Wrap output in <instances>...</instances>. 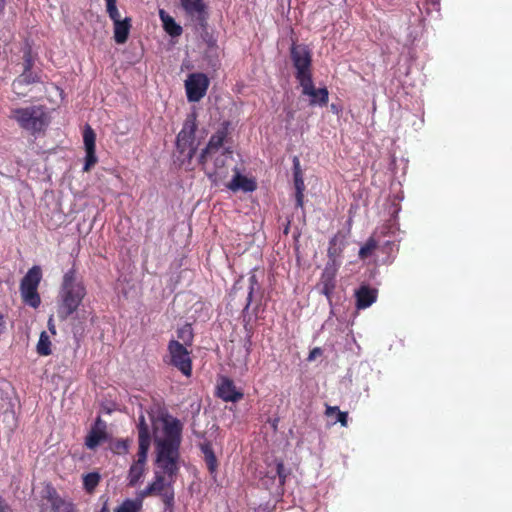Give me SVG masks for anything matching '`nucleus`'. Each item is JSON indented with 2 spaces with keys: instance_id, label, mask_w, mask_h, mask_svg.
Masks as SVG:
<instances>
[{
  "instance_id": "nucleus-1",
  "label": "nucleus",
  "mask_w": 512,
  "mask_h": 512,
  "mask_svg": "<svg viewBox=\"0 0 512 512\" xmlns=\"http://www.w3.org/2000/svg\"><path fill=\"white\" fill-rule=\"evenodd\" d=\"M164 437L155 439L156 464L169 478L179 472L182 425L178 419L166 420Z\"/></svg>"
},
{
  "instance_id": "nucleus-2",
  "label": "nucleus",
  "mask_w": 512,
  "mask_h": 512,
  "mask_svg": "<svg viewBox=\"0 0 512 512\" xmlns=\"http://www.w3.org/2000/svg\"><path fill=\"white\" fill-rule=\"evenodd\" d=\"M86 295L84 284L76 279V269L72 267L64 276L59 292L57 316L61 321L67 320L75 313Z\"/></svg>"
},
{
  "instance_id": "nucleus-3",
  "label": "nucleus",
  "mask_w": 512,
  "mask_h": 512,
  "mask_svg": "<svg viewBox=\"0 0 512 512\" xmlns=\"http://www.w3.org/2000/svg\"><path fill=\"white\" fill-rule=\"evenodd\" d=\"M10 118L33 135L43 131L48 124L46 112L41 106L13 109Z\"/></svg>"
},
{
  "instance_id": "nucleus-4",
  "label": "nucleus",
  "mask_w": 512,
  "mask_h": 512,
  "mask_svg": "<svg viewBox=\"0 0 512 512\" xmlns=\"http://www.w3.org/2000/svg\"><path fill=\"white\" fill-rule=\"evenodd\" d=\"M197 130L196 115L190 114L184 121L181 131L177 135L176 147L180 156L183 158L181 162L184 164L185 161L191 162L194 157L197 147L195 145V133Z\"/></svg>"
},
{
  "instance_id": "nucleus-5",
  "label": "nucleus",
  "mask_w": 512,
  "mask_h": 512,
  "mask_svg": "<svg viewBox=\"0 0 512 512\" xmlns=\"http://www.w3.org/2000/svg\"><path fill=\"white\" fill-rule=\"evenodd\" d=\"M290 56L296 70L295 78L299 83L312 77V55L306 45L293 43Z\"/></svg>"
},
{
  "instance_id": "nucleus-6",
  "label": "nucleus",
  "mask_w": 512,
  "mask_h": 512,
  "mask_svg": "<svg viewBox=\"0 0 512 512\" xmlns=\"http://www.w3.org/2000/svg\"><path fill=\"white\" fill-rule=\"evenodd\" d=\"M176 477L169 478L162 471H155L153 481L150 483L154 487L156 496H159L165 505V511L173 512L175 504V492L173 484Z\"/></svg>"
},
{
  "instance_id": "nucleus-7",
  "label": "nucleus",
  "mask_w": 512,
  "mask_h": 512,
  "mask_svg": "<svg viewBox=\"0 0 512 512\" xmlns=\"http://www.w3.org/2000/svg\"><path fill=\"white\" fill-rule=\"evenodd\" d=\"M186 18L197 28L206 30L208 26V7L204 0H179Z\"/></svg>"
},
{
  "instance_id": "nucleus-8",
  "label": "nucleus",
  "mask_w": 512,
  "mask_h": 512,
  "mask_svg": "<svg viewBox=\"0 0 512 512\" xmlns=\"http://www.w3.org/2000/svg\"><path fill=\"white\" fill-rule=\"evenodd\" d=\"M170 364L177 368L183 375L190 377L192 374V359L190 352L177 340H170L167 347Z\"/></svg>"
},
{
  "instance_id": "nucleus-9",
  "label": "nucleus",
  "mask_w": 512,
  "mask_h": 512,
  "mask_svg": "<svg viewBox=\"0 0 512 512\" xmlns=\"http://www.w3.org/2000/svg\"><path fill=\"white\" fill-rule=\"evenodd\" d=\"M210 81L204 73H191L185 81L186 95L189 102H198L208 90Z\"/></svg>"
},
{
  "instance_id": "nucleus-10",
  "label": "nucleus",
  "mask_w": 512,
  "mask_h": 512,
  "mask_svg": "<svg viewBox=\"0 0 512 512\" xmlns=\"http://www.w3.org/2000/svg\"><path fill=\"white\" fill-rule=\"evenodd\" d=\"M229 126V122H223L221 127L210 137L207 146L199 155L198 162L200 165H204L208 158L212 157L222 148L229 133Z\"/></svg>"
},
{
  "instance_id": "nucleus-11",
  "label": "nucleus",
  "mask_w": 512,
  "mask_h": 512,
  "mask_svg": "<svg viewBox=\"0 0 512 512\" xmlns=\"http://www.w3.org/2000/svg\"><path fill=\"white\" fill-rule=\"evenodd\" d=\"M338 267L334 259L330 260L321 274L318 288L320 293L325 295L328 302L331 303L333 292L336 288V275Z\"/></svg>"
},
{
  "instance_id": "nucleus-12",
  "label": "nucleus",
  "mask_w": 512,
  "mask_h": 512,
  "mask_svg": "<svg viewBox=\"0 0 512 512\" xmlns=\"http://www.w3.org/2000/svg\"><path fill=\"white\" fill-rule=\"evenodd\" d=\"M230 153L231 152L229 150H225L221 155L217 156L214 159L213 166L211 167L207 165V162L204 165H202V168L206 176L210 179V181L213 184L218 185L222 180H224L228 176L229 170L226 165V154Z\"/></svg>"
},
{
  "instance_id": "nucleus-13",
  "label": "nucleus",
  "mask_w": 512,
  "mask_h": 512,
  "mask_svg": "<svg viewBox=\"0 0 512 512\" xmlns=\"http://www.w3.org/2000/svg\"><path fill=\"white\" fill-rule=\"evenodd\" d=\"M302 88V95L309 96L310 105L326 106L329 101V92L326 87L316 88L313 83V78L299 83Z\"/></svg>"
},
{
  "instance_id": "nucleus-14",
  "label": "nucleus",
  "mask_w": 512,
  "mask_h": 512,
  "mask_svg": "<svg viewBox=\"0 0 512 512\" xmlns=\"http://www.w3.org/2000/svg\"><path fill=\"white\" fill-rule=\"evenodd\" d=\"M147 456L148 450L138 449L137 459L133 461L128 470V486L136 487L138 483L141 481V479L144 477L146 472Z\"/></svg>"
},
{
  "instance_id": "nucleus-15",
  "label": "nucleus",
  "mask_w": 512,
  "mask_h": 512,
  "mask_svg": "<svg viewBox=\"0 0 512 512\" xmlns=\"http://www.w3.org/2000/svg\"><path fill=\"white\" fill-rule=\"evenodd\" d=\"M217 396L225 402H238L244 394L236 389L233 380L223 377L217 386Z\"/></svg>"
},
{
  "instance_id": "nucleus-16",
  "label": "nucleus",
  "mask_w": 512,
  "mask_h": 512,
  "mask_svg": "<svg viewBox=\"0 0 512 512\" xmlns=\"http://www.w3.org/2000/svg\"><path fill=\"white\" fill-rule=\"evenodd\" d=\"M106 439V425L100 418H98L85 438V445L88 449L94 450Z\"/></svg>"
},
{
  "instance_id": "nucleus-17",
  "label": "nucleus",
  "mask_w": 512,
  "mask_h": 512,
  "mask_svg": "<svg viewBox=\"0 0 512 512\" xmlns=\"http://www.w3.org/2000/svg\"><path fill=\"white\" fill-rule=\"evenodd\" d=\"M356 307L366 309L377 300V290L367 285H362L355 293Z\"/></svg>"
},
{
  "instance_id": "nucleus-18",
  "label": "nucleus",
  "mask_w": 512,
  "mask_h": 512,
  "mask_svg": "<svg viewBox=\"0 0 512 512\" xmlns=\"http://www.w3.org/2000/svg\"><path fill=\"white\" fill-rule=\"evenodd\" d=\"M231 191L242 190L244 192H253L257 188V184L253 179L247 178L236 172L233 179L226 185Z\"/></svg>"
},
{
  "instance_id": "nucleus-19",
  "label": "nucleus",
  "mask_w": 512,
  "mask_h": 512,
  "mask_svg": "<svg viewBox=\"0 0 512 512\" xmlns=\"http://www.w3.org/2000/svg\"><path fill=\"white\" fill-rule=\"evenodd\" d=\"M138 430V449L140 450H148L151 444V436L149 426L145 420V416L141 414L138 418L137 423Z\"/></svg>"
},
{
  "instance_id": "nucleus-20",
  "label": "nucleus",
  "mask_w": 512,
  "mask_h": 512,
  "mask_svg": "<svg viewBox=\"0 0 512 512\" xmlns=\"http://www.w3.org/2000/svg\"><path fill=\"white\" fill-rule=\"evenodd\" d=\"M159 17L162 21L163 29L171 37H178L182 34V27L176 23L174 18L170 16L165 10H159Z\"/></svg>"
},
{
  "instance_id": "nucleus-21",
  "label": "nucleus",
  "mask_w": 512,
  "mask_h": 512,
  "mask_svg": "<svg viewBox=\"0 0 512 512\" xmlns=\"http://www.w3.org/2000/svg\"><path fill=\"white\" fill-rule=\"evenodd\" d=\"M131 27V18L129 17L114 23V40L117 44H124L128 40Z\"/></svg>"
},
{
  "instance_id": "nucleus-22",
  "label": "nucleus",
  "mask_w": 512,
  "mask_h": 512,
  "mask_svg": "<svg viewBox=\"0 0 512 512\" xmlns=\"http://www.w3.org/2000/svg\"><path fill=\"white\" fill-rule=\"evenodd\" d=\"M200 450L204 455V460L207 468L211 474L217 471L218 461L213 451V447L210 441H204L200 443Z\"/></svg>"
},
{
  "instance_id": "nucleus-23",
  "label": "nucleus",
  "mask_w": 512,
  "mask_h": 512,
  "mask_svg": "<svg viewBox=\"0 0 512 512\" xmlns=\"http://www.w3.org/2000/svg\"><path fill=\"white\" fill-rule=\"evenodd\" d=\"M37 290L38 288L22 286L20 284V293L23 302L33 308H38L41 304V298Z\"/></svg>"
},
{
  "instance_id": "nucleus-24",
  "label": "nucleus",
  "mask_w": 512,
  "mask_h": 512,
  "mask_svg": "<svg viewBox=\"0 0 512 512\" xmlns=\"http://www.w3.org/2000/svg\"><path fill=\"white\" fill-rule=\"evenodd\" d=\"M42 279V270L40 266H33L28 270L26 275L21 280L22 286H31L38 288L40 281Z\"/></svg>"
},
{
  "instance_id": "nucleus-25",
  "label": "nucleus",
  "mask_w": 512,
  "mask_h": 512,
  "mask_svg": "<svg viewBox=\"0 0 512 512\" xmlns=\"http://www.w3.org/2000/svg\"><path fill=\"white\" fill-rule=\"evenodd\" d=\"M101 476L98 472H90L83 476V487L87 493H92L98 486Z\"/></svg>"
},
{
  "instance_id": "nucleus-26",
  "label": "nucleus",
  "mask_w": 512,
  "mask_h": 512,
  "mask_svg": "<svg viewBox=\"0 0 512 512\" xmlns=\"http://www.w3.org/2000/svg\"><path fill=\"white\" fill-rule=\"evenodd\" d=\"M36 350L40 356H48L52 353L51 341L45 331L41 332L40 334Z\"/></svg>"
},
{
  "instance_id": "nucleus-27",
  "label": "nucleus",
  "mask_w": 512,
  "mask_h": 512,
  "mask_svg": "<svg viewBox=\"0 0 512 512\" xmlns=\"http://www.w3.org/2000/svg\"><path fill=\"white\" fill-rule=\"evenodd\" d=\"M39 82V77L31 69L23 70L22 74L15 80V85H30Z\"/></svg>"
},
{
  "instance_id": "nucleus-28",
  "label": "nucleus",
  "mask_w": 512,
  "mask_h": 512,
  "mask_svg": "<svg viewBox=\"0 0 512 512\" xmlns=\"http://www.w3.org/2000/svg\"><path fill=\"white\" fill-rule=\"evenodd\" d=\"M85 150L96 149V134L90 125H86L83 131Z\"/></svg>"
},
{
  "instance_id": "nucleus-29",
  "label": "nucleus",
  "mask_w": 512,
  "mask_h": 512,
  "mask_svg": "<svg viewBox=\"0 0 512 512\" xmlns=\"http://www.w3.org/2000/svg\"><path fill=\"white\" fill-rule=\"evenodd\" d=\"M142 510V504L139 501H132V499H126L120 506L115 509V512H140Z\"/></svg>"
},
{
  "instance_id": "nucleus-30",
  "label": "nucleus",
  "mask_w": 512,
  "mask_h": 512,
  "mask_svg": "<svg viewBox=\"0 0 512 512\" xmlns=\"http://www.w3.org/2000/svg\"><path fill=\"white\" fill-rule=\"evenodd\" d=\"M378 242L374 237H370L366 243L359 250V258L364 260L368 258L372 252L377 248Z\"/></svg>"
},
{
  "instance_id": "nucleus-31",
  "label": "nucleus",
  "mask_w": 512,
  "mask_h": 512,
  "mask_svg": "<svg viewBox=\"0 0 512 512\" xmlns=\"http://www.w3.org/2000/svg\"><path fill=\"white\" fill-rule=\"evenodd\" d=\"M116 3L117 0H106V10L113 24L122 21Z\"/></svg>"
},
{
  "instance_id": "nucleus-32",
  "label": "nucleus",
  "mask_w": 512,
  "mask_h": 512,
  "mask_svg": "<svg viewBox=\"0 0 512 512\" xmlns=\"http://www.w3.org/2000/svg\"><path fill=\"white\" fill-rule=\"evenodd\" d=\"M177 336L184 342L185 345H191L193 341V332L190 325H185L184 327L178 329Z\"/></svg>"
},
{
  "instance_id": "nucleus-33",
  "label": "nucleus",
  "mask_w": 512,
  "mask_h": 512,
  "mask_svg": "<svg viewBox=\"0 0 512 512\" xmlns=\"http://www.w3.org/2000/svg\"><path fill=\"white\" fill-rule=\"evenodd\" d=\"M85 151H86V157H85V164L83 167V171L88 172L97 163L98 159L96 156V149L85 150Z\"/></svg>"
},
{
  "instance_id": "nucleus-34",
  "label": "nucleus",
  "mask_w": 512,
  "mask_h": 512,
  "mask_svg": "<svg viewBox=\"0 0 512 512\" xmlns=\"http://www.w3.org/2000/svg\"><path fill=\"white\" fill-rule=\"evenodd\" d=\"M130 441L128 439L117 440L112 447L115 454H126L129 451Z\"/></svg>"
},
{
  "instance_id": "nucleus-35",
  "label": "nucleus",
  "mask_w": 512,
  "mask_h": 512,
  "mask_svg": "<svg viewBox=\"0 0 512 512\" xmlns=\"http://www.w3.org/2000/svg\"><path fill=\"white\" fill-rule=\"evenodd\" d=\"M294 166H295V173H294V183H295V189H296V192L297 191H304L305 189V186H304V181L300 175V172H299V161L297 158L294 159Z\"/></svg>"
},
{
  "instance_id": "nucleus-36",
  "label": "nucleus",
  "mask_w": 512,
  "mask_h": 512,
  "mask_svg": "<svg viewBox=\"0 0 512 512\" xmlns=\"http://www.w3.org/2000/svg\"><path fill=\"white\" fill-rule=\"evenodd\" d=\"M150 496H156L154 492V487L151 484H148L145 489L139 491L137 493V497L132 499V501H139L143 505V500Z\"/></svg>"
},
{
  "instance_id": "nucleus-37",
  "label": "nucleus",
  "mask_w": 512,
  "mask_h": 512,
  "mask_svg": "<svg viewBox=\"0 0 512 512\" xmlns=\"http://www.w3.org/2000/svg\"><path fill=\"white\" fill-rule=\"evenodd\" d=\"M276 474L279 478L280 484L283 485L287 477V472L282 461H278L276 464Z\"/></svg>"
},
{
  "instance_id": "nucleus-38",
  "label": "nucleus",
  "mask_w": 512,
  "mask_h": 512,
  "mask_svg": "<svg viewBox=\"0 0 512 512\" xmlns=\"http://www.w3.org/2000/svg\"><path fill=\"white\" fill-rule=\"evenodd\" d=\"M337 421L343 426L346 427L348 425V413L343 411L337 412Z\"/></svg>"
},
{
  "instance_id": "nucleus-39",
  "label": "nucleus",
  "mask_w": 512,
  "mask_h": 512,
  "mask_svg": "<svg viewBox=\"0 0 512 512\" xmlns=\"http://www.w3.org/2000/svg\"><path fill=\"white\" fill-rule=\"evenodd\" d=\"M255 291H257V290L253 289V287H249L248 295H247V299H246V305L243 309L244 312L247 311L249 309L250 305L252 304Z\"/></svg>"
},
{
  "instance_id": "nucleus-40",
  "label": "nucleus",
  "mask_w": 512,
  "mask_h": 512,
  "mask_svg": "<svg viewBox=\"0 0 512 512\" xmlns=\"http://www.w3.org/2000/svg\"><path fill=\"white\" fill-rule=\"evenodd\" d=\"M322 352H323V351H322V349H321L320 347H315V348H313V349L310 351L309 355H308V360H310V361H311V360L316 359L318 356H321V355H322Z\"/></svg>"
},
{
  "instance_id": "nucleus-41",
  "label": "nucleus",
  "mask_w": 512,
  "mask_h": 512,
  "mask_svg": "<svg viewBox=\"0 0 512 512\" xmlns=\"http://www.w3.org/2000/svg\"><path fill=\"white\" fill-rule=\"evenodd\" d=\"M0 512H13L10 505L6 502V500L0 495Z\"/></svg>"
},
{
  "instance_id": "nucleus-42",
  "label": "nucleus",
  "mask_w": 512,
  "mask_h": 512,
  "mask_svg": "<svg viewBox=\"0 0 512 512\" xmlns=\"http://www.w3.org/2000/svg\"><path fill=\"white\" fill-rule=\"evenodd\" d=\"M248 282H249V287H253V289L260 290V285L258 283V279L255 274L250 275Z\"/></svg>"
},
{
  "instance_id": "nucleus-43",
  "label": "nucleus",
  "mask_w": 512,
  "mask_h": 512,
  "mask_svg": "<svg viewBox=\"0 0 512 512\" xmlns=\"http://www.w3.org/2000/svg\"><path fill=\"white\" fill-rule=\"evenodd\" d=\"M33 67V60L30 53L24 55V70L31 69Z\"/></svg>"
},
{
  "instance_id": "nucleus-44",
  "label": "nucleus",
  "mask_w": 512,
  "mask_h": 512,
  "mask_svg": "<svg viewBox=\"0 0 512 512\" xmlns=\"http://www.w3.org/2000/svg\"><path fill=\"white\" fill-rule=\"evenodd\" d=\"M296 206L297 207H303V202H304V194L302 191H297L296 192Z\"/></svg>"
},
{
  "instance_id": "nucleus-45",
  "label": "nucleus",
  "mask_w": 512,
  "mask_h": 512,
  "mask_svg": "<svg viewBox=\"0 0 512 512\" xmlns=\"http://www.w3.org/2000/svg\"><path fill=\"white\" fill-rule=\"evenodd\" d=\"M339 410H340V409H339V407H337V406H327V408H326V415H327V416H330V415H332V414H334V413H336V414H337V412H338Z\"/></svg>"
},
{
  "instance_id": "nucleus-46",
  "label": "nucleus",
  "mask_w": 512,
  "mask_h": 512,
  "mask_svg": "<svg viewBox=\"0 0 512 512\" xmlns=\"http://www.w3.org/2000/svg\"><path fill=\"white\" fill-rule=\"evenodd\" d=\"M60 512H76L72 504H66Z\"/></svg>"
},
{
  "instance_id": "nucleus-47",
  "label": "nucleus",
  "mask_w": 512,
  "mask_h": 512,
  "mask_svg": "<svg viewBox=\"0 0 512 512\" xmlns=\"http://www.w3.org/2000/svg\"><path fill=\"white\" fill-rule=\"evenodd\" d=\"M436 10L440 9V0H427Z\"/></svg>"
},
{
  "instance_id": "nucleus-48",
  "label": "nucleus",
  "mask_w": 512,
  "mask_h": 512,
  "mask_svg": "<svg viewBox=\"0 0 512 512\" xmlns=\"http://www.w3.org/2000/svg\"><path fill=\"white\" fill-rule=\"evenodd\" d=\"M6 6V0H0V15L3 13Z\"/></svg>"
},
{
  "instance_id": "nucleus-49",
  "label": "nucleus",
  "mask_w": 512,
  "mask_h": 512,
  "mask_svg": "<svg viewBox=\"0 0 512 512\" xmlns=\"http://www.w3.org/2000/svg\"><path fill=\"white\" fill-rule=\"evenodd\" d=\"M48 325H49V330L55 334V328H54V325L52 324V318L49 319L48 321Z\"/></svg>"
},
{
  "instance_id": "nucleus-50",
  "label": "nucleus",
  "mask_w": 512,
  "mask_h": 512,
  "mask_svg": "<svg viewBox=\"0 0 512 512\" xmlns=\"http://www.w3.org/2000/svg\"><path fill=\"white\" fill-rule=\"evenodd\" d=\"M100 512H110L108 507H107V504L105 503L104 506L101 508Z\"/></svg>"
},
{
  "instance_id": "nucleus-51",
  "label": "nucleus",
  "mask_w": 512,
  "mask_h": 512,
  "mask_svg": "<svg viewBox=\"0 0 512 512\" xmlns=\"http://www.w3.org/2000/svg\"><path fill=\"white\" fill-rule=\"evenodd\" d=\"M4 324L3 314L0 312V327Z\"/></svg>"
},
{
  "instance_id": "nucleus-52",
  "label": "nucleus",
  "mask_w": 512,
  "mask_h": 512,
  "mask_svg": "<svg viewBox=\"0 0 512 512\" xmlns=\"http://www.w3.org/2000/svg\"><path fill=\"white\" fill-rule=\"evenodd\" d=\"M328 255H329L330 257L333 255V253H332V249H331V248H329V249H328Z\"/></svg>"
}]
</instances>
